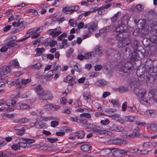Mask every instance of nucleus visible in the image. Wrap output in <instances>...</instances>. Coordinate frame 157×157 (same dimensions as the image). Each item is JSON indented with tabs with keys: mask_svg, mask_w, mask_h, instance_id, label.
<instances>
[{
	"mask_svg": "<svg viewBox=\"0 0 157 157\" xmlns=\"http://www.w3.org/2000/svg\"><path fill=\"white\" fill-rule=\"evenodd\" d=\"M114 3H108L105 6H102L100 8V9L101 10H104L105 9H107V8H109Z\"/></svg>",
	"mask_w": 157,
	"mask_h": 157,
	"instance_id": "37998d69",
	"label": "nucleus"
},
{
	"mask_svg": "<svg viewBox=\"0 0 157 157\" xmlns=\"http://www.w3.org/2000/svg\"><path fill=\"white\" fill-rule=\"evenodd\" d=\"M109 117L121 124H123L124 122V121L121 117V116L119 114H114L112 115L109 116Z\"/></svg>",
	"mask_w": 157,
	"mask_h": 157,
	"instance_id": "2eb2a0df",
	"label": "nucleus"
},
{
	"mask_svg": "<svg viewBox=\"0 0 157 157\" xmlns=\"http://www.w3.org/2000/svg\"><path fill=\"white\" fill-rule=\"evenodd\" d=\"M48 33L51 35L52 36V37H55L61 33L60 31H57L54 29H50L48 30Z\"/></svg>",
	"mask_w": 157,
	"mask_h": 157,
	"instance_id": "aec40b11",
	"label": "nucleus"
},
{
	"mask_svg": "<svg viewBox=\"0 0 157 157\" xmlns=\"http://www.w3.org/2000/svg\"><path fill=\"white\" fill-rule=\"evenodd\" d=\"M128 151L124 149H120L119 148H115L113 149L112 155L114 157H121L123 155L126 154Z\"/></svg>",
	"mask_w": 157,
	"mask_h": 157,
	"instance_id": "0eeeda50",
	"label": "nucleus"
},
{
	"mask_svg": "<svg viewBox=\"0 0 157 157\" xmlns=\"http://www.w3.org/2000/svg\"><path fill=\"white\" fill-rule=\"evenodd\" d=\"M75 134L78 139H82L85 135V132L83 131H79L75 133Z\"/></svg>",
	"mask_w": 157,
	"mask_h": 157,
	"instance_id": "5701e85b",
	"label": "nucleus"
},
{
	"mask_svg": "<svg viewBox=\"0 0 157 157\" xmlns=\"http://www.w3.org/2000/svg\"><path fill=\"white\" fill-rule=\"evenodd\" d=\"M18 144H19L20 146V148L22 147L24 148H32L33 146L30 145V144H27L25 141V142H18Z\"/></svg>",
	"mask_w": 157,
	"mask_h": 157,
	"instance_id": "393cba45",
	"label": "nucleus"
},
{
	"mask_svg": "<svg viewBox=\"0 0 157 157\" xmlns=\"http://www.w3.org/2000/svg\"><path fill=\"white\" fill-rule=\"evenodd\" d=\"M120 29H121L123 33L126 32L128 31V28L126 25L124 24H121V25H119Z\"/></svg>",
	"mask_w": 157,
	"mask_h": 157,
	"instance_id": "f704fd0d",
	"label": "nucleus"
},
{
	"mask_svg": "<svg viewBox=\"0 0 157 157\" xmlns=\"http://www.w3.org/2000/svg\"><path fill=\"white\" fill-rule=\"evenodd\" d=\"M28 121V119L25 118L23 117L21 119H18L16 120L15 122L17 123H25Z\"/></svg>",
	"mask_w": 157,
	"mask_h": 157,
	"instance_id": "e433bc0d",
	"label": "nucleus"
},
{
	"mask_svg": "<svg viewBox=\"0 0 157 157\" xmlns=\"http://www.w3.org/2000/svg\"><path fill=\"white\" fill-rule=\"evenodd\" d=\"M107 82L103 79L99 80L96 83L97 86H104L107 84Z\"/></svg>",
	"mask_w": 157,
	"mask_h": 157,
	"instance_id": "c85d7f7f",
	"label": "nucleus"
},
{
	"mask_svg": "<svg viewBox=\"0 0 157 157\" xmlns=\"http://www.w3.org/2000/svg\"><path fill=\"white\" fill-rule=\"evenodd\" d=\"M83 96L84 99L85 100L89 99L91 97L90 93L89 92H87L84 93Z\"/></svg>",
	"mask_w": 157,
	"mask_h": 157,
	"instance_id": "8fccbe9b",
	"label": "nucleus"
},
{
	"mask_svg": "<svg viewBox=\"0 0 157 157\" xmlns=\"http://www.w3.org/2000/svg\"><path fill=\"white\" fill-rule=\"evenodd\" d=\"M31 81V79H21L18 78L16 80L15 82H13L12 83H14L16 85L17 89H23L27 84Z\"/></svg>",
	"mask_w": 157,
	"mask_h": 157,
	"instance_id": "f03ea898",
	"label": "nucleus"
},
{
	"mask_svg": "<svg viewBox=\"0 0 157 157\" xmlns=\"http://www.w3.org/2000/svg\"><path fill=\"white\" fill-rule=\"evenodd\" d=\"M151 131L156 132L157 130V123H153L151 124L150 126Z\"/></svg>",
	"mask_w": 157,
	"mask_h": 157,
	"instance_id": "79ce46f5",
	"label": "nucleus"
},
{
	"mask_svg": "<svg viewBox=\"0 0 157 157\" xmlns=\"http://www.w3.org/2000/svg\"><path fill=\"white\" fill-rule=\"evenodd\" d=\"M110 121L108 119H106L105 120H102L100 121V123L103 125H106Z\"/></svg>",
	"mask_w": 157,
	"mask_h": 157,
	"instance_id": "e2e57ef3",
	"label": "nucleus"
},
{
	"mask_svg": "<svg viewBox=\"0 0 157 157\" xmlns=\"http://www.w3.org/2000/svg\"><path fill=\"white\" fill-rule=\"evenodd\" d=\"M105 111L109 114H111L116 112L117 110L112 108H107L105 109Z\"/></svg>",
	"mask_w": 157,
	"mask_h": 157,
	"instance_id": "09e8293b",
	"label": "nucleus"
},
{
	"mask_svg": "<svg viewBox=\"0 0 157 157\" xmlns=\"http://www.w3.org/2000/svg\"><path fill=\"white\" fill-rule=\"evenodd\" d=\"M67 40L66 39H64L62 40L63 46L62 48H66L68 47V44L67 42Z\"/></svg>",
	"mask_w": 157,
	"mask_h": 157,
	"instance_id": "69168bd1",
	"label": "nucleus"
},
{
	"mask_svg": "<svg viewBox=\"0 0 157 157\" xmlns=\"http://www.w3.org/2000/svg\"><path fill=\"white\" fill-rule=\"evenodd\" d=\"M119 90L120 92H126L128 91L127 87H125L123 86L120 87L119 88Z\"/></svg>",
	"mask_w": 157,
	"mask_h": 157,
	"instance_id": "864d4df0",
	"label": "nucleus"
},
{
	"mask_svg": "<svg viewBox=\"0 0 157 157\" xmlns=\"http://www.w3.org/2000/svg\"><path fill=\"white\" fill-rule=\"evenodd\" d=\"M39 95V98L40 100H52L53 98L52 94L49 91H43Z\"/></svg>",
	"mask_w": 157,
	"mask_h": 157,
	"instance_id": "423d86ee",
	"label": "nucleus"
},
{
	"mask_svg": "<svg viewBox=\"0 0 157 157\" xmlns=\"http://www.w3.org/2000/svg\"><path fill=\"white\" fill-rule=\"evenodd\" d=\"M145 68L140 67L137 68L136 71V74L138 77H141L145 73Z\"/></svg>",
	"mask_w": 157,
	"mask_h": 157,
	"instance_id": "6ab92c4d",
	"label": "nucleus"
},
{
	"mask_svg": "<svg viewBox=\"0 0 157 157\" xmlns=\"http://www.w3.org/2000/svg\"><path fill=\"white\" fill-rule=\"evenodd\" d=\"M124 141L118 138L115 139L114 144L120 145L123 144Z\"/></svg>",
	"mask_w": 157,
	"mask_h": 157,
	"instance_id": "3c124183",
	"label": "nucleus"
},
{
	"mask_svg": "<svg viewBox=\"0 0 157 157\" xmlns=\"http://www.w3.org/2000/svg\"><path fill=\"white\" fill-rule=\"evenodd\" d=\"M15 101L12 100H7L6 101L5 104L8 106H10L16 104Z\"/></svg>",
	"mask_w": 157,
	"mask_h": 157,
	"instance_id": "72a5a7b5",
	"label": "nucleus"
},
{
	"mask_svg": "<svg viewBox=\"0 0 157 157\" xmlns=\"http://www.w3.org/2000/svg\"><path fill=\"white\" fill-rule=\"evenodd\" d=\"M42 66L40 63H38L34 64L33 67L35 69L38 70L40 69Z\"/></svg>",
	"mask_w": 157,
	"mask_h": 157,
	"instance_id": "6e6d98bb",
	"label": "nucleus"
},
{
	"mask_svg": "<svg viewBox=\"0 0 157 157\" xmlns=\"http://www.w3.org/2000/svg\"><path fill=\"white\" fill-rule=\"evenodd\" d=\"M14 110V109L13 108H10V107H2L0 108V111H5L7 110L8 111L11 112L13 111Z\"/></svg>",
	"mask_w": 157,
	"mask_h": 157,
	"instance_id": "c03bdc74",
	"label": "nucleus"
},
{
	"mask_svg": "<svg viewBox=\"0 0 157 157\" xmlns=\"http://www.w3.org/2000/svg\"><path fill=\"white\" fill-rule=\"evenodd\" d=\"M134 118L133 117L130 116H126L125 117V121L129 122H132L134 120Z\"/></svg>",
	"mask_w": 157,
	"mask_h": 157,
	"instance_id": "5fc2aeb1",
	"label": "nucleus"
},
{
	"mask_svg": "<svg viewBox=\"0 0 157 157\" xmlns=\"http://www.w3.org/2000/svg\"><path fill=\"white\" fill-rule=\"evenodd\" d=\"M133 49L131 46L130 45L126 46V47L123 48L120 52L119 56H121L122 55H124L125 54L130 55L132 53Z\"/></svg>",
	"mask_w": 157,
	"mask_h": 157,
	"instance_id": "9d476101",
	"label": "nucleus"
},
{
	"mask_svg": "<svg viewBox=\"0 0 157 157\" xmlns=\"http://www.w3.org/2000/svg\"><path fill=\"white\" fill-rule=\"evenodd\" d=\"M98 24L94 22L90 23L86 25L85 27L88 29L89 33H92L97 29Z\"/></svg>",
	"mask_w": 157,
	"mask_h": 157,
	"instance_id": "1a4fd4ad",
	"label": "nucleus"
},
{
	"mask_svg": "<svg viewBox=\"0 0 157 157\" xmlns=\"http://www.w3.org/2000/svg\"><path fill=\"white\" fill-rule=\"evenodd\" d=\"M138 42L136 40H133L130 42V46H131L134 52H136L138 48Z\"/></svg>",
	"mask_w": 157,
	"mask_h": 157,
	"instance_id": "dca6fc26",
	"label": "nucleus"
},
{
	"mask_svg": "<svg viewBox=\"0 0 157 157\" xmlns=\"http://www.w3.org/2000/svg\"><path fill=\"white\" fill-rule=\"evenodd\" d=\"M117 53V51L113 49H110L108 50L106 53L107 57L109 59V56L113 57L114 56V54Z\"/></svg>",
	"mask_w": 157,
	"mask_h": 157,
	"instance_id": "b1692460",
	"label": "nucleus"
},
{
	"mask_svg": "<svg viewBox=\"0 0 157 157\" xmlns=\"http://www.w3.org/2000/svg\"><path fill=\"white\" fill-rule=\"evenodd\" d=\"M111 27H113L112 25L104 27L101 29L99 30V32L101 33H108L110 30Z\"/></svg>",
	"mask_w": 157,
	"mask_h": 157,
	"instance_id": "a878e982",
	"label": "nucleus"
},
{
	"mask_svg": "<svg viewBox=\"0 0 157 157\" xmlns=\"http://www.w3.org/2000/svg\"><path fill=\"white\" fill-rule=\"evenodd\" d=\"M148 24L150 27L151 30L157 33V23L152 20L149 21Z\"/></svg>",
	"mask_w": 157,
	"mask_h": 157,
	"instance_id": "4468645a",
	"label": "nucleus"
},
{
	"mask_svg": "<svg viewBox=\"0 0 157 157\" xmlns=\"http://www.w3.org/2000/svg\"><path fill=\"white\" fill-rule=\"evenodd\" d=\"M45 107L46 108H49V109L52 111H56L60 108V106L52 104H47L45 105Z\"/></svg>",
	"mask_w": 157,
	"mask_h": 157,
	"instance_id": "a211bd4d",
	"label": "nucleus"
},
{
	"mask_svg": "<svg viewBox=\"0 0 157 157\" xmlns=\"http://www.w3.org/2000/svg\"><path fill=\"white\" fill-rule=\"evenodd\" d=\"M11 148L15 151H17L20 149V146L18 144H15L11 146Z\"/></svg>",
	"mask_w": 157,
	"mask_h": 157,
	"instance_id": "49530a36",
	"label": "nucleus"
},
{
	"mask_svg": "<svg viewBox=\"0 0 157 157\" xmlns=\"http://www.w3.org/2000/svg\"><path fill=\"white\" fill-rule=\"evenodd\" d=\"M35 90L36 93H37L38 95L44 91L41 85H38L36 87Z\"/></svg>",
	"mask_w": 157,
	"mask_h": 157,
	"instance_id": "a19ab883",
	"label": "nucleus"
},
{
	"mask_svg": "<svg viewBox=\"0 0 157 157\" xmlns=\"http://www.w3.org/2000/svg\"><path fill=\"white\" fill-rule=\"evenodd\" d=\"M133 90L139 98V100L141 103L145 105L148 103V100L144 98V95L146 92L144 89L137 87Z\"/></svg>",
	"mask_w": 157,
	"mask_h": 157,
	"instance_id": "f257e3e1",
	"label": "nucleus"
},
{
	"mask_svg": "<svg viewBox=\"0 0 157 157\" xmlns=\"http://www.w3.org/2000/svg\"><path fill=\"white\" fill-rule=\"evenodd\" d=\"M19 66V63L17 60H14L10 62L9 66L10 67H17Z\"/></svg>",
	"mask_w": 157,
	"mask_h": 157,
	"instance_id": "c756f323",
	"label": "nucleus"
},
{
	"mask_svg": "<svg viewBox=\"0 0 157 157\" xmlns=\"http://www.w3.org/2000/svg\"><path fill=\"white\" fill-rule=\"evenodd\" d=\"M150 41L152 43H156L157 45V36L152 35L150 37Z\"/></svg>",
	"mask_w": 157,
	"mask_h": 157,
	"instance_id": "ea45409f",
	"label": "nucleus"
},
{
	"mask_svg": "<svg viewBox=\"0 0 157 157\" xmlns=\"http://www.w3.org/2000/svg\"><path fill=\"white\" fill-rule=\"evenodd\" d=\"M145 113L148 116L151 117H155L156 115V113L155 112L154 110H152L150 109L146 110L145 112Z\"/></svg>",
	"mask_w": 157,
	"mask_h": 157,
	"instance_id": "cd10ccee",
	"label": "nucleus"
},
{
	"mask_svg": "<svg viewBox=\"0 0 157 157\" xmlns=\"http://www.w3.org/2000/svg\"><path fill=\"white\" fill-rule=\"evenodd\" d=\"M110 101L114 107H118L120 105V103L117 99H111Z\"/></svg>",
	"mask_w": 157,
	"mask_h": 157,
	"instance_id": "473e14b6",
	"label": "nucleus"
},
{
	"mask_svg": "<svg viewBox=\"0 0 157 157\" xmlns=\"http://www.w3.org/2000/svg\"><path fill=\"white\" fill-rule=\"evenodd\" d=\"M133 52V53H131L132 55L130 58V60L132 62L135 61L137 58V54L136 52Z\"/></svg>",
	"mask_w": 157,
	"mask_h": 157,
	"instance_id": "4c0bfd02",
	"label": "nucleus"
},
{
	"mask_svg": "<svg viewBox=\"0 0 157 157\" xmlns=\"http://www.w3.org/2000/svg\"><path fill=\"white\" fill-rule=\"evenodd\" d=\"M146 68L148 69V71L147 72H146V73H147L151 74V73L154 72V70H153V67H151V66L149 67L148 66H147Z\"/></svg>",
	"mask_w": 157,
	"mask_h": 157,
	"instance_id": "bf43d9fd",
	"label": "nucleus"
},
{
	"mask_svg": "<svg viewBox=\"0 0 157 157\" xmlns=\"http://www.w3.org/2000/svg\"><path fill=\"white\" fill-rule=\"evenodd\" d=\"M80 148L81 150L83 151H91L92 146L90 144L88 143H86L82 145L81 146Z\"/></svg>",
	"mask_w": 157,
	"mask_h": 157,
	"instance_id": "f3484780",
	"label": "nucleus"
},
{
	"mask_svg": "<svg viewBox=\"0 0 157 157\" xmlns=\"http://www.w3.org/2000/svg\"><path fill=\"white\" fill-rule=\"evenodd\" d=\"M11 69L8 66L4 65L0 67V77L3 79L8 76V74L10 72Z\"/></svg>",
	"mask_w": 157,
	"mask_h": 157,
	"instance_id": "20e7f679",
	"label": "nucleus"
},
{
	"mask_svg": "<svg viewBox=\"0 0 157 157\" xmlns=\"http://www.w3.org/2000/svg\"><path fill=\"white\" fill-rule=\"evenodd\" d=\"M23 23L22 19H20L16 22H14L12 23L14 27H17L20 25L22 24Z\"/></svg>",
	"mask_w": 157,
	"mask_h": 157,
	"instance_id": "de8ad7c7",
	"label": "nucleus"
},
{
	"mask_svg": "<svg viewBox=\"0 0 157 157\" xmlns=\"http://www.w3.org/2000/svg\"><path fill=\"white\" fill-rule=\"evenodd\" d=\"M139 83L140 82L138 78H133L129 82V84L131 89L133 90L138 87Z\"/></svg>",
	"mask_w": 157,
	"mask_h": 157,
	"instance_id": "f8f14e48",
	"label": "nucleus"
},
{
	"mask_svg": "<svg viewBox=\"0 0 157 157\" xmlns=\"http://www.w3.org/2000/svg\"><path fill=\"white\" fill-rule=\"evenodd\" d=\"M139 128L137 127L134 130L131 134L127 135V137L130 138H133L138 137L140 136L141 134L139 132Z\"/></svg>",
	"mask_w": 157,
	"mask_h": 157,
	"instance_id": "9b49d317",
	"label": "nucleus"
},
{
	"mask_svg": "<svg viewBox=\"0 0 157 157\" xmlns=\"http://www.w3.org/2000/svg\"><path fill=\"white\" fill-rule=\"evenodd\" d=\"M74 69L76 71L80 72L81 70V68L80 65L78 63H76L73 66Z\"/></svg>",
	"mask_w": 157,
	"mask_h": 157,
	"instance_id": "58836bf2",
	"label": "nucleus"
},
{
	"mask_svg": "<svg viewBox=\"0 0 157 157\" xmlns=\"http://www.w3.org/2000/svg\"><path fill=\"white\" fill-rule=\"evenodd\" d=\"M74 51V50L73 48H70V49L68 50L67 52L66 53V55L67 56V57H69L71 56V53L73 52Z\"/></svg>",
	"mask_w": 157,
	"mask_h": 157,
	"instance_id": "774afa93",
	"label": "nucleus"
},
{
	"mask_svg": "<svg viewBox=\"0 0 157 157\" xmlns=\"http://www.w3.org/2000/svg\"><path fill=\"white\" fill-rule=\"evenodd\" d=\"M67 36V34L66 33H64L59 36L58 37V40L59 41L62 40V38L66 37Z\"/></svg>",
	"mask_w": 157,
	"mask_h": 157,
	"instance_id": "13d9d810",
	"label": "nucleus"
},
{
	"mask_svg": "<svg viewBox=\"0 0 157 157\" xmlns=\"http://www.w3.org/2000/svg\"><path fill=\"white\" fill-rule=\"evenodd\" d=\"M80 7L78 5H75L70 7H64L63 8V10L64 12L67 14H68L67 12H70V14H71L73 12L77 11L80 9Z\"/></svg>",
	"mask_w": 157,
	"mask_h": 157,
	"instance_id": "6e6552de",
	"label": "nucleus"
},
{
	"mask_svg": "<svg viewBox=\"0 0 157 157\" xmlns=\"http://www.w3.org/2000/svg\"><path fill=\"white\" fill-rule=\"evenodd\" d=\"M75 80V77H72L71 76L68 75L64 79V81L66 82L70 83V84L71 86H72L75 82H74Z\"/></svg>",
	"mask_w": 157,
	"mask_h": 157,
	"instance_id": "412c9836",
	"label": "nucleus"
},
{
	"mask_svg": "<svg viewBox=\"0 0 157 157\" xmlns=\"http://www.w3.org/2000/svg\"><path fill=\"white\" fill-rule=\"evenodd\" d=\"M10 151H7L6 150L0 151V157H8L11 154Z\"/></svg>",
	"mask_w": 157,
	"mask_h": 157,
	"instance_id": "bb28decb",
	"label": "nucleus"
},
{
	"mask_svg": "<svg viewBox=\"0 0 157 157\" xmlns=\"http://www.w3.org/2000/svg\"><path fill=\"white\" fill-rule=\"evenodd\" d=\"M35 30V28L33 29H31L27 31L26 34H29L30 35H33V34L36 33V32Z\"/></svg>",
	"mask_w": 157,
	"mask_h": 157,
	"instance_id": "680f3d73",
	"label": "nucleus"
},
{
	"mask_svg": "<svg viewBox=\"0 0 157 157\" xmlns=\"http://www.w3.org/2000/svg\"><path fill=\"white\" fill-rule=\"evenodd\" d=\"M88 128L91 129L94 133L98 135H102L104 133V130L101 129L100 127L92 123H89L88 126Z\"/></svg>",
	"mask_w": 157,
	"mask_h": 157,
	"instance_id": "7ed1b4c3",
	"label": "nucleus"
},
{
	"mask_svg": "<svg viewBox=\"0 0 157 157\" xmlns=\"http://www.w3.org/2000/svg\"><path fill=\"white\" fill-rule=\"evenodd\" d=\"M36 49V50L37 54H38V55H40L42 54L43 53V51L44 50V49L43 48H37Z\"/></svg>",
	"mask_w": 157,
	"mask_h": 157,
	"instance_id": "338daca9",
	"label": "nucleus"
},
{
	"mask_svg": "<svg viewBox=\"0 0 157 157\" xmlns=\"http://www.w3.org/2000/svg\"><path fill=\"white\" fill-rule=\"evenodd\" d=\"M117 46L119 48H121L123 46L125 47L122 40H119V41L117 44Z\"/></svg>",
	"mask_w": 157,
	"mask_h": 157,
	"instance_id": "052dcab7",
	"label": "nucleus"
},
{
	"mask_svg": "<svg viewBox=\"0 0 157 157\" xmlns=\"http://www.w3.org/2000/svg\"><path fill=\"white\" fill-rule=\"evenodd\" d=\"M47 140L49 142L51 143H53L58 140V139L57 138H48Z\"/></svg>",
	"mask_w": 157,
	"mask_h": 157,
	"instance_id": "0e129e2a",
	"label": "nucleus"
},
{
	"mask_svg": "<svg viewBox=\"0 0 157 157\" xmlns=\"http://www.w3.org/2000/svg\"><path fill=\"white\" fill-rule=\"evenodd\" d=\"M145 24V21L144 19L139 20L137 23V26L140 29L143 28Z\"/></svg>",
	"mask_w": 157,
	"mask_h": 157,
	"instance_id": "2f4dec72",
	"label": "nucleus"
},
{
	"mask_svg": "<svg viewBox=\"0 0 157 157\" xmlns=\"http://www.w3.org/2000/svg\"><path fill=\"white\" fill-rule=\"evenodd\" d=\"M16 45H17V44H15V42L11 40L8 42L6 46L8 47L9 48H11Z\"/></svg>",
	"mask_w": 157,
	"mask_h": 157,
	"instance_id": "c9c22d12",
	"label": "nucleus"
},
{
	"mask_svg": "<svg viewBox=\"0 0 157 157\" xmlns=\"http://www.w3.org/2000/svg\"><path fill=\"white\" fill-rule=\"evenodd\" d=\"M122 40L125 46L128 45H130V44L131 41L130 38L127 37L124 38L123 37Z\"/></svg>",
	"mask_w": 157,
	"mask_h": 157,
	"instance_id": "7c9ffc66",
	"label": "nucleus"
},
{
	"mask_svg": "<svg viewBox=\"0 0 157 157\" xmlns=\"http://www.w3.org/2000/svg\"><path fill=\"white\" fill-rule=\"evenodd\" d=\"M95 54L96 55L99 56L101 55L102 54V47L99 45H97L94 48V52H93L92 53Z\"/></svg>",
	"mask_w": 157,
	"mask_h": 157,
	"instance_id": "4be33fe9",
	"label": "nucleus"
},
{
	"mask_svg": "<svg viewBox=\"0 0 157 157\" xmlns=\"http://www.w3.org/2000/svg\"><path fill=\"white\" fill-rule=\"evenodd\" d=\"M19 108L21 109H25L29 108V105L25 104L20 103L18 104Z\"/></svg>",
	"mask_w": 157,
	"mask_h": 157,
	"instance_id": "a18cd8bd",
	"label": "nucleus"
},
{
	"mask_svg": "<svg viewBox=\"0 0 157 157\" xmlns=\"http://www.w3.org/2000/svg\"><path fill=\"white\" fill-rule=\"evenodd\" d=\"M145 77L147 83H153L155 82V78L153 75L147 73Z\"/></svg>",
	"mask_w": 157,
	"mask_h": 157,
	"instance_id": "ddd939ff",
	"label": "nucleus"
},
{
	"mask_svg": "<svg viewBox=\"0 0 157 157\" xmlns=\"http://www.w3.org/2000/svg\"><path fill=\"white\" fill-rule=\"evenodd\" d=\"M80 117H83L86 118H90L91 117L90 115L88 113H83L80 114Z\"/></svg>",
	"mask_w": 157,
	"mask_h": 157,
	"instance_id": "4d7b16f0",
	"label": "nucleus"
},
{
	"mask_svg": "<svg viewBox=\"0 0 157 157\" xmlns=\"http://www.w3.org/2000/svg\"><path fill=\"white\" fill-rule=\"evenodd\" d=\"M121 71L124 73L129 74L134 69V66L131 63L128 62L121 66Z\"/></svg>",
	"mask_w": 157,
	"mask_h": 157,
	"instance_id": "39448f33",
	"label": "nucleus"
},
{
	"mask_svg": "<svg viewBox=\"0 0 157 157\" xmlns=\"http://www.w3.org/2000/svg\"><path fill=\"white\" fill-rule=\"evenodd\" d=\"M41 119L42 121H47L50 120H53V117H45L44 116H41Z\"/></svg>",
	"mask_w": 157,
	"mask_h": 157,
	"instance_id": "603ef678",
	"label": "nucleus"
}]
</instances>
